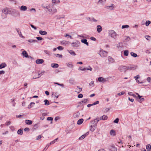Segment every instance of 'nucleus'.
I'll list each match as a JSON object with an SVG mask.
<instances>
[{
    "label": "nucleus",
    "mask_w": 151,
    "mask_h": 151,
    "mask_svg": "<svg viewBox=\"0 0 151 151\" xmlns=\"http://www.w3.org/2000/svg\"><path fill=\"white\" fill-rule=\"evenodd\" d=\"M22 55L25 58H27L28 55L27 52L25 50H24L22 53Z\"/></svg>",
    "instance_id": "20"
},
{
    "label": "nucleus",
    "mask_w": 151,
    "mask_h": 151,
    "mask_svg": "<svg viewBox=\"0 0 151 151\" xmlns=\"http://www.w3.org/2000/svg\"><path fill=\"white\" fill-rule=\"evenodd\" d=\"M98 80L99 82H102V83H104L107 81V79L104 78L102 77H99L98 78Z\"/></svg>",
    "instance_id": "5"
},
{
    "label": "nucleus",
    "mask_w": 151,
    "mask_h": 151,
    "mask_svg": "<svg viewBox=\"0 0 151 151\" xmlns=\"http://www.w3.org/2000/svg\"><path fill=\"white\" fill-rule=\"evenodd\" d=\"M145 38L147 40H149V38L150 37L148 35H146L145 36Z\"/></svg>",
    "instance_id": "62"
},
{
    "label": "nucleus",
    "mask_w": 151,
    "mask_h": 151,
    "mask_svg": "<svg viewBox=\"0 0 151 151\" xmlns=\"http://www.w3.org/2000/svg\"><path fill=\"white\" fill-rule=\"evenodd\" d=\"M99 54L102 57H106L107 55L108 52L102 50H101L99 51Z\"/></svg>",
    "instance_id": "3"
},
{
    "label": "nucleus",
    "mask_w": 151,
    "mask_h": 151,
    "mask_svg": "<svg viewBox=\"0 0 151 151\" xmlns=\"http://www.w3.org/2000/svg\"><path fill=\"white\" fill-rule=\"evenodd\" d=\"M45 102V105L46 106H48L50 104V103L48 101L47 99H45L44 101Z\"/></svg>",
    "instance_id": "37"
},
{
    "label": "nucleus",
    "mask_w": 151,
    "mask_h": 151,
    "mask_svg": "<svg viewBox=\"0 0 151 151\" xmlns=\"http://www.w3.org/2000/svg\"><path fill=\"white\" fill-rule=\"evenodd\" d=\"M52 3L53 4H56L58 3V1L57 0H52Z\"/></svg>",
    "instance_id": "55"
},
{
    "label": "nucleus",
    "mask_w": 151,
    "mask_h": 151,
    "mask_svg": "<svg viewBox=\"0 0 151 151\" xmlns=\"http://www.w3.org/2000/svg\"><path fill=\"white\" fill-rule=\"evenodd\" d=\"M110 134L111 135L114 136L115 135V133L114 130L113 129L111 130L110 132Z\"/></svg>",
    "instance_id": "32"
},
{
    "label": "nucleus",
    "mask_w": 151,
    "mask_h": 151,
    "mask_svg": "<svg viewBox=\"0 0 151 151\" xmlns=\"http://www.w3.org/2000/svg\"><path fill=\"white\" fill-rule=\"evenodd\" d=\"M57 93H55V94H52V95L55 96V98L57 99L58 98V96L57 95Z\"/></svg>",
    "instance_id": "57"
},
{
    "label": "nucleus",
    "mask_w": 151,
    "mask_h": 151,
    "mask_svg": "<svg viewBox=\"0 0 151 151\" xmlns=\"http://www.w3.org/2000/svg\"><path fill=\"white\" fill-rule=\"evenodd\" d=\"M139 78V75H137L136 76L134 77V78H135V79H137Z\"/></svg>",
    "instance_id": "63"
},
{
    "label": "nucleus",
    "mask_w": 151,
    "mask_h": 151,
    "mask_svg": "<svg viewBox=\"0 0 151 151\" xmlns=\"http://www.w3.org/2000/svg\"><path fill=\"white\" fill-rule=\"evenodd\" d=\"M83 121V119H81L78 120L77 124L78 125H80L82 124Z\"/></svg>",
    "instance_id": "26"
},
{
    "label": "nucleus",
    "mask_w": 151,
    "mask_h": 151,
    "mask_svg": "<svg viewBox=\"0 0 151 151\" xmlns=\"http://www.w3.org/2000/svg\"><path fill=\"white\" fill-rule=\"evenodd\" d=\"M60 42L61 44L64 45H67L70 43L69 42L65 40L62 41Z\"/></svg>",
    "instance_id": "17"
},
{
    "label": "nucleus",
    "mask_w": 151,
    "mask_h": 151,
    "mask_svg": "<svg viewBox=\"0 0 151 151\" xmlns=\"http://www.w3.org/2000/svg\"><path fill=\"white\" fill-rule=\"evenodd\" d=\"M114 7V4H112L110 6H106L105 8L108 10H113Z\"/></svg>",
    "instance_id": "18"
},
{
    "label": "nucleus",
    "mask_w": 151,
    "mask_h": 151,
    "mask_svg": "<svg viewBox=\"0 0 151 151\" xmlns=\"http://www.w3.org/2000/svg\"><path fill=\"white\" fill-rule=\"evenodd\" d=\"M27 41L29 42L30 43H34L35 42H37V40H34L33 39H29L27 40Z\"/></svg>",
    "instance_id": "29"
},
{
    "label": "nucleus",
    "mask_w": 151,
    "mask_h": 151,
    "mask_svg": "<svg viewBox=\"0 0 151 151\" xmlns=\"http://www.w3.org/2000/svg\"><path fill=\"white\" fill-rule=\"evenodd\" d=\"M97 122L95 121V119L92 121L91 122V125L94 127H96L97 126Z\"/></svg>",
    "instance_id": "12"
},
{
    "label": "nucleus",
    "mask_w": 151,
    "mask_h": 151,
    "mask_svg": "<svg viewBox=\"0 0 151 151\" xmlns=\"http://www.w3.org/2000/svg\"><path fill=\"white\" fill-rule=\"evenodd\" d=\"M67 66L69 68H73V65L70 63H67Z\"/></svg>",
    "instance_id": "41"
},
{
    "label": "nucleus",
    "mask_w": 151,
    "mask_h": 151,
    "mask_svg": "<svg viewBox=\"0 0 151 151\" xmlns=\"http://www.w3.org/2000/svg\"><path fill=\"white\" fill-rule=\"evenodd\" d=\"M95 120L98 123V122L100 120V118L98 117L96 118V119H95Z\"/></svg>",
    "instance_id": "61"
},
{
    "label": "nucleus",
    "mask_w": 151,
    "mask_h": 151,
    "mask_svg": "<svg viewBox=\"0 0 151 151\" xmlns=\"http://www.w3.org/2000/svg\"><path fill=\"white\" fill-rule=\"evenodd\" d=\"M44 52L47 54L50 55V52L49 51L47 50H44Z\"/></svg>",
    "instance_id": "45"
},
{
    "label": "nucleus",
    "mask_w": 151,
    "mask_h": 151,
    "mask_svg": "<svg viewBox=\"0 0 151 151\" xmlns=\"http://www.w3.org/2000/svg\"><path fill=\"white\" fill-rule=\"evenodd\" d=\"M78 97L79 98H81L83 97V95L82 94H80L78 96Z\"/></svg>",
    "instance_id": "58"
},
{
    "label": "nucleus",
    "mask_w": 151,
    "mask_h": 151,
    "mask_svg": "<svg viewBox=\"0 0 151 151\" xmlns=\"http://www.w3.org/2000/svg\"><path fill=\"white\" fill-rule=\"evenodd\" d=\"M136 94L137 95H138V98H139V100H138V101L140 103H141L142 101H144V98H142V96H140L137 93H136Z\"/></svg>",
    "instance_id": "14"
},
{
    "label": "nucleus",
    "mask_w": 151,
    "mask_h": 151,
    "mask_svg": "<svg viewBox=\"0 0 151 151\" xmlns=\"http://www.w3.org/2000/svg\"><path fill=\"white\" fill-rule=\"evenodd\" d=\"M102 116L103 117V120H106L108 118V116L106 115H104Z\"/></svg>",
    "instance_id": "44"
},
{
    "label": "nucleus",
    "mask_w": 151,
    "mask_h": 151,
    "mask_svg": "<svg viewBox=\"0 0 151 151\" xmlns=\"http://www.w3.org/2000/svg\"><path fill=\"white\" fill-rule=\"evenodd\" d=\"M96 128V127H93V126L91 125L90 127V130L92 132H93L95 130Z\"/></svg>",
    "instance_id": "23"
},
{
    "label": "nucleus",
    "mask_w": 151,
    "mask_h": 151,
    "mask_svg": "<svg viewBox=\"0 0 151 151\" xmlns=\"http://www.w3.org/2000/svg\"><path fill=\"white\" fill-rule=\"evenodd\" d=\"M44 62V60L42 59H37L36 60V63L38 64H42Z\"/></svg>",
    "instance_id": "11"
},
{
    "label": "nucleus",
    "mask_w": 151,
    "mask_h": 151,
    "mask_svg": "<svg viewBox=\"0 0 151 151\" xmlns=\"http://www.w3.org/2000/svg\"><path fill=\"white\" fill-rule=\"evenodd\" d=\"M89 86H91V87H93L94 86H95V84L94 83V81H91L89 83Z\"/></svg>",
    "instance_id": "30"
},
{
    "label": "nucleus",
    "mask_w": 151,
    "mask_h": 151,
    "mask_svg": "<svg viewBox=\"0 0 151 151\" xmlns=\"http://www.w3.org/2000/svg\"><path fill=\"white\" fill-rule=\"evenodd\" d=\"M25 123L28 125H30L32 124V122L31 120H25Z\"/></svg>",
    "instance_id": "25"
},
{
    "label": "nucleus",
    "mask_w": 151,
    "mask_h": 151,
    "mask_svg": "<svg viewBox=\"0 0 151 151\" xmlns=\"http://www.w3.org/2000/svg\"><path fill=\"white\" fill-rule=\"evenodd\" d=\"M51 66L53 68H57L58 67L59 65L57 63H52L51 64Z\"/></svg>",
    "instance_id": "24"
},
{
    "label": "nucleus",
    "mask_w": 151,
    "mask_h": 151,
    "mask_svg": "<svg viewBox=\"0 0 151 151\" xmlns=\"http://www.w3.org/2000/svg\"><path fill=\"white\" fill-rule=\"evenodd\" d=\"M109 149L110 151H116L117 148L114 145L110 146L109 147Z\"/></svg>",
    "instance_id": "7"
},
{
    "label": "nucleus",
    "mask_w": 151,
    "mask_h": 151,
    "mask_svg": "<svg viewBox=\"0 0 151 151\" xmlns=\"http://www.w3.org/2000/svg\"><path fill=\"white\" fill-rule=\"evenodd\" d=\"M147 81L149 83H150L151 81V78L148 77L147 78Z\"/></svg>",
    "instance_id": "49"
},
{
    "label": "nucleus",
    "mask_w": 151,
    "mask_h": 151,
    "mask_svg": "<svg viewBox=\"0 0 151 151\" xmlns=\"http://www.w3.org/2000/svg\"><path fill=\"white\" fill-rule=\"evenodd\" d=\"M124 91H122L120 93H118L117 94V95L119 96H121L123 94H124Z\"/></svg>",
    "instance_id": "50"
},
{
    "label": "nucleus",
    "mask_w": 151,
    "mask_h": 151,
    "mask_svg": "<svg viewBox=\"0 0 151 151\" xmlns=\"http://www.w3.org/2000/svg\"><path fill=\"white\" fill-rule=\"evenodd\" d=\"M106 0H99L98 3L100 4H102L103 3H105L106 2Z\"/></svg>",
    "instance_id": "46"
},
{
    "label": "nucleus",
    "mask_w": 151,
    "mask_h": 151,
    "mask_svg": "<svg viewBox=\"0 0 151 151\" xmlns=\"http://www.w3.org/2000/svg\"><path fill=\"white\" fill-rule=\"evenodd\" d=\"M81 42L82 43L86 44L87 46H88L89 45L88 43L87 42V40L86 39L81 40Z\"/></svg>",
    "instance_id": "22"
},
{
    "label": "nucleus",
    "mask_w": 151,
    "mask_h": 151,
    "mask_svg": "<svg viewBox=\"0 0 151 151\" xmlns=\"http://www.w3.org/2000/svg\"><path fill=\"white\" fill-rule=\"evenodd\" d=\"M99 101H96V102H94L93 104V105H95L97 104H99Z\"/></svg>",
    "instance_id": "56"
},
{
    "label": "nucleus",
    "mask_w": 151,
    "mask_h": 151,
    "mask_svg": "<svg viewBox=\"0 0 151 151\" xmlns=\"http://www.w3.org/2000/svg\"><path fill=\"white\" fill-rule=\"evenodd\" d=\"M55 55L56 57H58L59 58H61L62 57V55H60L59 54H55Z\"/></svg>",
    "instance_id": "51"
},
{
    "label": "nucleus",
    "mask_w": 151,
    "mask_h": 151,
    "mask_svg": "<svg viewBox=\"0 0 151 151\" xmlns=\"http://www.w3.org/2000/svg\"><path fill=\"white\" fill-rule=\"evenodd\" d=\"M47 9L48 10V11L52 13V14L55 13L57 12V10L56 9H52L51 8H48L47 6Z\"/></svg>",
    "instance_id": "9"
},
{
    "label": "nucleus",
    "mask_w": 151,
    "mask_h": 151,
    "mask_svg": "<svg viewBox=\"0 0 151 151\" xmlns=\"http://www.w3.org/2000/svg\"><path fill=\"white\" fill-rule=\"evenodd\" d=\"M27 9V7L25 6H22L20 8V10L21 11H25Z\"/></svg>",
    "instance_id": "10"
},
{
    "label": "nucleus",
    "mask_w": 151,
    "mask_h": 151,
    "mask_svg": "<svg viewBox=\"0 0 151 151\" xmlns=\"http://www.w3.org/2000/svg\"><path fill=\"white\" fill-rule=\"evenodd\" d=\"M30 26L32 28H34L36 30L37 29L36 27L34 26L33 25L31 24H30Z\"/></svg>",
    "instance_id": "60"
},
{
    "label": "nucleus",
    "mask_w": 151,
    "mask_h": 151,
    "mask_svg": "<svg viewBox=\"0 0 151 151\" xmlns=\"http://www.w3.org/2000/svg\"><path fill=\"white\" fill-rule=\"evenodd\" d=\"M146 149L148 151H151V145L148 144L146 146Z\"/></svg>",
    "instance_id": "27"
},
{
    "label": "nucleus",
    "mask_w": 151,
    "mask_h": 151,
    "mask_svg": "<svg viewBox=\"0 0 151 151\" xmlns=\"http://www.w3.org/2000/svg\"><path fill=\"white\" fill-rule=\"evenodd\" d=\"M6 64L5 63H1L0 65V69H2L5 68L6 66Z\"/></svg>",
    "instance_id": "28"
},
{
    "label": "nucleus",
    "mask_w": 151,
    "mask_h": 151,
    "mask_svg": "<svg viewBox=\"0 0 151 151\" xmlns=\"http://www.w3.org/2000/svg\"><path fill=\"white\" fill-rule=\"evenodd\" d=\"M97 31L98 33H100L102 30V28L101 26L99 25L97 26Z\"/></svg>",
    "instance_id": "16"
},
{
    "label": "nucleus",
    "mask_w": 151,
    "mask_h": 151,
    "mask_svg": "<svg viewBox=\"0 0 151 151\" xmlns=\"http://www.w3.org/2000/svg\"><path fill=\"white\" fill-rule=\"evenodd\" d=\"M17 32L20 37L23 38H24V37L22 35L21 32H19L18 30H17Z\"/></svg>",
    "instance_id": "31"
},
{
    "label": "nucleus",
    "mask_w": 151,
    "mask_h": 151,
    "mask_svg": "<svg viewBox=\"0 0 151 151\" xmlns=\"http://www.w3.org/2000/svg\"><path fill=\"white\" fill-rule=\"evenodd\" d=\"M36 39L38 40H43V38L42 37H37Z\"/></svg>",
    "instance_id": "59"
},
{
    "label": "nucleus",
    "mask_w": 151,
    "mask_h": 151,
    "mask_svg": "<svg viewBox=\"0 0 151 151\" xmlns=\"http://www.w3.org/2000/svg\"><path fill=\"white\" fill-rule=\"evenodd\" d=\"M68 52L72 55L75 56L76 54L74 52V51L72 50H68Z\"/></svg>",
    "instance_id": "19"
},
{
    "label": "nucleus",
    "mask_w": 151,
    "mask_h": 151,
    "mask_svg": "<svg viewBox=\"0 0 151 151\" xmlns=\"http://www.w3.org/2000/svg\"><path fill=\"white\" fill-rule=\"evenodd\" d=\"M57 49L59 50H62L63 49V48L62 46H59L57 48Z\"/></svg>",
    "instance_id": "52"
},
{
    "label": "nucleus",
    "mask_w": 151,
    "mask_h": 151,
    "mask_svg": "<svg viewBox=\"0 0 151 151\" xmlns=\"http://www.w3.org/2000/svg\"><path fill=\"white\" fill-rule=\"evenodd\" d=\"M80 44V42L78 41H76L71 43V45L73 47H78L79 46Z\"/></svg>",
    "instance_id": "4"
},
{
    "label": "nucleus",
    "mask_w": 151,
    "mask_h": 151,
    "mask_svg": "<svg viewBox=\"0 0 151 151\" xmlns=\"http://www.w3.org/2000/svg\"><path fill=\"white\" fill-rule=\"evenodd\" d=\"M119 121V119L118 118H117L114 121V123H118Z\"/></svg>",
    "instance_id": "47"
},
{
    "label": "nucleus",
    "mask_w": 151,
    "mask_h": 151,
    "mask_svg": "<svg viewBox=\"0 0 151 151\" xmlns=\"http://www.w3.org/2000/svg\"><path fill=\"white\" fill-rule=\"evenodd\" d=\"M35 104V103L34 102L31 103L28 106V108L29 109H30L33 107V106H34Z\"/></svg>",
    "instance_id": "36"
},
{
    "label": "nucleus",
    "mask_w": 151,
    "mask_h": 151,
    "mask_svg": "<svg viewBox=\"0 0 151 151\" xmlns=\"http://www.w3.org/2000/svg\"><path fill=\"white\" fill-rule=\"evenodd\" d=\"M45 71H42L40 73H38V77H39V78L42 75H43L45 73Z\"/></svg>",
    "instance_id": "39"
},
{
    "label": "nucleus",
    "mask_w": 151,
    "mask_h": 151,
    "mask_svg": "<svg viewBox=\"0 0 151 151\" xmlns=\"http://www.w3.org/2000/svg\"><path fill=\"white\" fill-rule=\"evenodd\" d=\"M80 115V113L79 112H76L74 115V116L75 118L78 117Z\"/></svg>",
    "instance_id": "38"
},
{
    "label": "nucleus",
    "mask_w": 151,
    "mask_h": 151,
    "mask_svg": "<svg viewBox=\"0 0 151 151\" xmlns=\"http://www.w3.org/2000/svg\"><path fill=\"white\" fill-rule=\"evenodd\" d=\"M88 134H87V135L86 134H83V135H82L81 137H80L79 138V139L82 140V139H83L85 137H86V136L88 135Z\"/></svg>",
    "instance_id": "34"
},
{
    "label": "nucleus",
    "mask_w": 151,
    "mask_h": 151,
    "mask_svg": "<svg viewBox=\"0 0 151 151\" xmlns=\"http://www.w3.org/2000/svg\"><path fill=\"white\" fill-rule=\"evenodd\" d=\"M129 69H131V68L126 66L120 65L118 68V70L121 72H125Z\"/></svg>",
    "instance_id": "2"
},
{
    "label": "nucleus",
    "mask_w": 151,
    "mask_h": 151,
    "mask_svg": "<svg viewBox=\"0 0 151 151\" xmlns=\"http://www.w3.org/2000/svg\"><path fill=\"white\" fill-rule=\"evenodd\" d=\"M88 101V99H84L83 100L81 101V102H82V103H86Z\"/></svg>",
    "instance_id": "53"
},
{
    "label": "nucleus",
    "mask_w": 151,
    "mask_h": 151,
    "mask_svg": "<svg viewBox=\"0 0 151 151\" xmlns=\"http://www.w3.org/2000/svg\"><path fill=\"white\" fill-rule=\"evenodd\" d=\"M129 52L127 50H125L124 51V55L125 56H127L128 55Z\"/></svg>",
    "instance_id": "40"
},
{
    "label": "nucleus",
    "mask_w": 151,
    "mask_h": 151,
    "mask_svg": "<svg viewBox=\"0 0 151 151\" xmlns=\"http://www.w3.org/2000/svg\"><path fill=\"white\" fill-rule=\"evenodd\" d=\"M41 138V137L40 135H39L37 137L36 139L38 140L39 139H40Z\"/></svg>",
    "instance_id": "64"
},
{
    "label": "nucleus",
    "mask_w": 151,
    "mask_h": 151,
    "mask_svg": "<svg viewBox=\"0 0 151 151\" xmlns=\"http://www.w3.org/2000/svg\"><path fill=\"white\" fill-rule=\"evenodd\" d=\"M49 146H50V145L49 144H48L47 145H46L44 149L42 151H45L46 150Z\"/></svg>",
    "instance_id": "48"
},
{
    "label": "nucleus",
    "mask_w": 151,
    "mask_h": 151,
    "mask_svg": "<svg viewBox=\"0 0 151 151\" xmlns=\"http://www.w3.org/2000/svg\"><path fill=\"white\" fill-rule=\"evenodd\" d=\"M108 59L109 62L110 63H114L115 62V60L111 56H108Z\"/></svg>",
    "instance_id": "8"
},
{
    "label": "nucleus",
    "mask_w": 151,
    "mask_h": 151,
    "mask_svg": "<svg viewBox=\"0 0 151 151\" xmlns=\"http://www.w3.org/2000/svg\"><path fill=\"white\" fill-rule=\"evenodd\" d=\"M69 83L71 85H75L76 84V82L73 78L70 79L69 80Z\"/></svg>",
    "instance_id": "15"
},
{
    "label": "nucleus",
    "mask_w": 151,
    "mask_h": 151,
    "mask_svg": "<svg viewBox=\"0 0 151 151\" xmlns=\"http://www.w3.org/2000/svg\"><path fill=\"white\" fill-rule=\"evenodd\" d=\"M2 12L3 14H5V15H7L9 13V10L7 8H5L2 9Z\"/></svg>",
    "instance_id": "6"
},
{
    "label": "nucleus",
    "mask_w": 151,
    "mask_h": 151,
    "mask_svg": "<svg viewBox=\"0 0 151 151\" xmlns=\"http://www.w3.org/2000/svg\"><path fill=\"white\" fill-rule=\"evenodd\" d=\"M129 27V26L127 25H122V29H124L125 28H128Z\"/></svg>",
    "instance_id": "42"
},
{
    "label": "nucleus",
    "mask_w": 151,
    "mask_h": 151,
    "mask_svg": "<svg viewBox=\"0 0 151 151\" xmlns=\"http://www.w3.org/2000/svg\"><path fill=\"white\" fill-rule=\"evenodd\" d=\"M53 118L52 117H48L47 118V120H48V121H50V120H51V121H52L53 120Z\"/></svg>",
    "instance_id": "54"
},
{
    "label": "nucleus",
    "mask_w": 151,
    "mask_h": 151,
    "mask_svg": "<svg viewBox=\"0 0 151 151\" xmlns=\"http://www.w3.org/2000/svg\"><path fill=\"white\" fill-rule=\"evenodd\" d=\"M151 23V22L150 21H146L145 25L146 26H148Z\"/></svg>",
    "instance_id": "43"
},
{
    "label": "nucleus",
    "mask_w": 151,
    "mask_h": 151,
    "mask_svg": "<svg viewBox=\"0 0 151 151\" xmlns=\"http://www.w3.org/2000/svg\"><path fill=\"white\" fill-rule=\"evenodd\" d=\"M108 34L109 36L115 40H116L117 37L119 36V35L113 30H109Z\"/></svg>",
    "instance_id": "1"
},
{
    "label": "nucleus",
    "mask_w": 151,
    "mask_h": 151,
    "mask_svg": "<svg viewBox=\"0 0 151 151\" xmlns=\"http://www.w3.org/2000/svg\"><path fill=\"white\" fill-rule=\"evenodd\" d=\"M131 55L134 58L137 57V54L136 53H134L133 52H130Z\"/></svg>",
    "instance_id": "33"
},
{
    "label": "nucleus",
    "mask_w": 151,
    "mask_h": 151,
    "mask_svg": "<svg viewBox=\"0 0 151 151\" xmlns=\"http://www.w3.org/2000/svg\"><path fill=\"white\" fill-rule=\"evenodd\" d=\"M39 33L42 35H47V32L44 31L40 30L39 31Z\"/></svg>",
    "instance_id": "21"
},
{
    "label": "nucleus",
    "mask_w": 151,
    "mask_h": 151,
    "mask_svg": "<svg viewBox=\"0 0 151 151\" xmlns=\"http://www.w3.org/2000/svg\"><path fill=\"white\" fill-rule=\"evenodd\" d=\"M12 12L14 13H16V15L14 14V16H19L20 13L17 10L13 9L12 10Z\"/></svg>",
    "instance_id": "13"
},
{
    "label": "nucleus",
    "mask_w": 151,
    "mask_h": 151,
    "mask_svg": "<svg viewBox=\"0 0 151 151\" xmlns=\"http://www.w3.org/2000/svg\"><path fill=\"white\" fill-rule=\"evenodd\" d=\"M23 133L22 130L21 129H19L17 131V134H18L22 135Z\"/></svg>",
    "instance_id": "35"
}]
</instances>
